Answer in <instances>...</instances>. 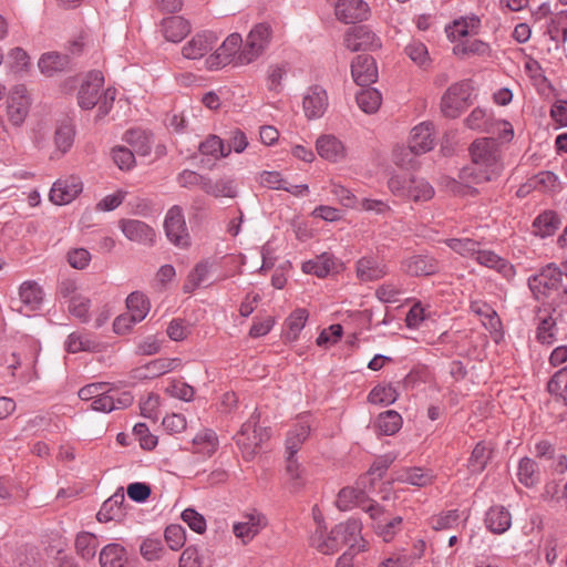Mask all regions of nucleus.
<instances>
[{
	"label": "nucleus",
	"instance_id": "obj_51",
	"mask_svg": "<svg viewBox=\"0 0 567 567\" xmlns=\"http://www.w3.org/2000/svg\"><path fill=\"white\" fill-rule=\"evenodd\" d=\"M446 246L462 257L474 258L480 249V241L472 238H449Z\"/></svg>",
	"mask_w": 567,
	"mask_h": 567
},
{
	"label": "nucleus",
	"instance_id": "obj_47",
	"mask_svg": "<svg viewBox=\"0 0 567 567\" xmlns=\"http://www.w3.org/2000/svg\"><path fill=\"white\" fill-rule=\"evenodd\" d=\"M424 549L425 543L421 542V554H408L405 550H400L380 561L379 567H412L423 556Z\"/></svg>",
	"mask_w": 567,
	"mask_h": 567
},
{
	"label": "nucleus",
	"instance_id": "obj_52",
	"mask_svg": "<svg viewBox=\"0 0 567 567\" xmlns=\"http://www.w3.org/2000/svg\"><path fill=\"white\" fill-rule=\"evenodd\" d=\"M547 33L556 43L567 41V10L559 11L550 19Z\"/></svg>",
	"mask_w": 567,
	"mask_h": 567
},
{
	"label": "nucleus",
	"instance_id": "obj_64",
	"mask_svg": "<svg viewBox=\"0 0 567 567\" xmlns=\"http://www.w3.org/2000/svg\"><path fill=\"white\" fill-rule=\"evenodd\" d=\"M547 390L557 400L564 402V393L567 390V365L554 373L547 383Z\"/></svg>",
	"mask_w": 567,
	"mask_h": 567
},
{
	"label": "nucleus",
	"instance_id": "obj_11",
	"mask_svg": "<svg viewBox=\"0 0 567 567\" xmlns=\"http://www.w3.org/2000/svg\"><path fill=\"white\" fill-rule=\"evenodd\" d=\"M344 45L352 52L381 48V40L368 25L350 28L344 34Z\"/></svg>",
	"mask_w": 567,
	"mask_h": 567
},
{
	"label": "nucleus",
	"instance_id": "obj_50",
	"mask_svg": "<svg viewBox=\"0 0 567 567\" xmlns=\"http://www.w3.org/2000/svg\"><path fill=\"white\" fill-rule=\"evenodd\" d=\"M97 539L94 534L89 532H82L76 535L75 549L76 554L85 560H90L95 557L97 549Z\"/></svg>",
	"mask_w": 567,
	"mask_h": 567
},
{
	"label": "nucleus",
	"instance_id": "obj_12",
	"mask_svg": "<svg viewBox=\"0 0 567 567\" xmlns=\"http://www.w3.org/2000/svg\"><path fill=\"white\" fill-rule=\"evenodd\" d=\"M104 85V75L99 70L90 71L78 92V103L82 110H92L100 100V90Z\"/></svg>",
	"mask_w": 567,
	"mask_h": 567
},
{
	"label": "nucleus",
	"instance_id": "obj_26",
	"mask_svg": "<svg viewBox=\"0 0 567 567\" xmlns=\"http://www.w3.org/2000/svg\"><path fill=\"white\" fill-rule=\"evenodd\" d=\"M204 193L216 198H235L238 195V186L236 181L229 176H221L217 179L208 177L204 184Z\"/></svg>",
	"mask_w": 567,
	"mask_h": 567
},
{
	"label": "nucleus",
	"instance_id": "obj_38",
	"mask_svg": "<svg viewBox=\"0 0 567 567\" xmlns=\"http://www.w3.org/2000/svg\"><path fill=\"white\" fill-rule=\"evenodd\" d=\"M560 224L558 215L553 210H545L533 221V233L542 238L555 234Z\"/></svg>",
	"mask_w": 567,
	"mask_h": 567
},
{
	"label": "nucleus",
	"instance_id": "obj_1",
	"mask_svg": "<svg viewBox=\"0 0 567 567\" xmlns=\"http://www.w3.org/2000/svg\"><path fill=\"white\" fill-rule=\"evenodd\" d=\"M471 164L464 166L458 178L467 187L496 179L503 172L501 145L494 137H480L468 147Z\"/></svg>",
	"mask_w": 567,
	"mask_h": 567
},
{
	"label": "nucleus",
	"instance_id": "obj_8",
	"mask_svg": "<svg viewBox=\"0 0 567 567\" xmlns=\"http://www.w3.org/2000/svg\"><path fill=\"white\" fill-rule=\"evenodd\" d=\"M258 421L259 414L254 412L235 436L237 445L243 450L246 457H252L258 452L264 440L261 430L257 429Z\"/></svg>",
	"mask_w": 567,
	"mask_h": 567
},
{
	"label": "nucleus",
	"instance_id": "obj_28",
	"mask_svg": "<svg viewBox=\"0 0 567 567\" xmlns=\"http://www.w3.org/2000/svg\"><path fill=\"white\" fill-rule=\"evenodd\" d=\"M162 33L167 41L181 42L190 31L189 22L181 16H172L162 20Z\"/></svg>",
	"mask_w": 567,
	"mask_h": 567
},
{
	"label": "nucleus",
	"instance_id": "obj_3",
	"mask_svg": "<svg viewBox=\"0 0 567 567\" xmlns=\"http://www.w3.org/2000/svg\"><path fill=\"white\" fill-rule=\"evenodd\" d=\"M127 315L118 316L113 323L114 331L120 333L141 322L147 316L151 305L147 297L141 291H133L126 298Z\"/></svg>",
	"mask_w": 567,
	"mask_h": 567
},
{
	"label": "nucleus",
	"instance_id": "obj_4",
	"mask_svg": "<svg viewBox=\"0 0 567 567\" xmlns=\"http://www.w3.org/2000/svg\"><path fill=\"white\" fill-rule=\"evenodd\" d=\"M472 87L467 81L452 84L441 99V111L445 117L456 118L468 105Z\"/></svg>",
	"mask_w": 567,
	"mask_h": 567
},
{
	"label": "nucleus",
	"instance_id": "obj_46",
	"mask_svg": "<svg viewBox=\"0 0 567 567\" xmlns=\"http://www.w3.org/2000/svg\"><path fill=\"white\" fill-rule=\"evenodd\" d=\"M75 128L71 121H63L55 130L54 143L61 154L70 151L74 143Z\"/></svg>",
	"mask_w": 567,
	"mask_h": 567
},
{
	"label": "nucleus",
	"instance_id": "obj_23",
	"mask_svg": "<svg viewBox=\"0 0 567 567\" xmlns=\"http://www.w3.org/2000/svg\"><path fill=\"white\" fill-rule=\"evenodd\" d=\"M476 262L481 266L491 268L496 270L507 280H511L515 277L516 270L515 267L505 258L501 257L493 250L478 249L476 256L474 257Z\"/></svg>",
	"mask_w": 567,
	"mask_h": 567
},
{
	"label": "nucleus",
	"instance_id": "obj_20",
	"mask_svg": "<svg viewBox=\"0 0 567 567\" xmlns=\"http://www.w3.org/2000/svg\"><path fill=\"white\" fill-rule=\"evenodd\" d=\"M353 81L360 86H369L378 79L375 60L368 54L358 55L351 63Z\"/></svg>",
	"mask_w": 567,
	"mask_h": 567
},
{
	"label": "nucleus",
	"instance_id": "obj_24",
	"mask_svg": "<svg viewBox=\"0 0 567 567\" xmlns=\"http://www.w3.org/2000/svg\"><path fill=\"white\" fill-rule=\"evenodd\" d=\"M38 65L44 75L53 76L60 72L70 71L72 69V60L69 54L47 52L41 55Z\"/></svg>",
	"mask_w": 567,
	"mask_h": 567
},
{
	"label": "nucleus",
	"instance_id": "obj_5",
	"mask_svg": "<svg viewBox=\"0 0 567 567\" xmlns=\"http://www.w3.org/2000/svg\"><path fill=\"white\" fill-rule=\"evenodd\" d=\"M400 269L410 277H430L440 271L439 260L427 251L412 252L400 262Z\"/></svg>",
	"mask_w": 567,
	"mask_h": 567
},
{
	"label": "nucleus",
	"instance_id": "obj_22",
	"mask_svg": "<svg viewBox=\"0 0 567 567\" xmlns=\"http://www.w3.org/2000/svg\"><path fill=\"white\" fill-rule=\"evenodd\" d=\"M302 106L309 120L320 118L328 107V95L320 85H312L303 96Z\"/></svg>",
	"mask_w": 567,
	"mask_h": 567
},
{
	"label": "nucleus",
	"instance_id": "obj_6",
	"mask_svg": "<svg viewBox=\"0 0 567 567\" xmlns=\"http://www.w3.org/2000/svg\"><path fill=\"white\" fill-rule=\"evenodd\" d=\"M243 44L239 33L229 34L224 42L210 54L205 63L209 70H218L229 63L237 65V55Z\"/></svg>",
	"mask_w": 567,
	"mask_h": 567
},
{
	"label": "nucleus",
	"instance_id": "obj_34",
	"mask_svg": "<svg viewBox=\"0 0 567 567\" xmlns=\"http://www.w3.org/2000/svg\"><path fill=\"white\" fill-rule=\"evenodd\" d=\"M466 126L471 130H476L484 133H496L494 118L492 111L475 107L465 120Z\"/></svg>",
	"mask_w": 567,
	"mask_h": 567
},
{
	"label": "nucleus",
	"instance_id": "obj_44",
	"mask_svg": "<svg viewBox=\"0 0 567 567\" xmlns=\"http://www.w3.org/2000/svg\"><path fill=\"white\" fill-rule=\"evenodd\" d=\"M355 101L358 106L364 113L372 114L379 110L382 102V95L377 89L367 86L355 94Z\"/></svg>",
	"mask_w": 567,
	"mask_h": 567
},
{
	"label": "nucleus",
	"instance_id": "obj_13",
	"mask_svg": "<svg viewBox=\"0 0 567 567\" xmlns=\"http://www.w3.org/2000/svg\"><path fill=\"white\" fill-rule=\"evenodd\" d=\"M333 528L342 546H349L348 550L354 553L365 550V542L361 535L362 523L360 519L351 517L347 522L336 525Z\"/></svg>",
	"mask_w": 567,
	"mask_h": 567
},
{
	"label": "nucleus",
	"instance_id": "obj_43",
	"mask_svg": "<svg viewBox=\"0 0 567 567\" xmlns=\"http://www.w3.org/2000/svg\"><path fill=\"white\" fill-rule=\"evenodd\" d=\"M396 480L413 486L424 487L433 482L434 475L431 470H424L422 467H409L403 470L398 475Z\"/></svg>",
	"mask_w": 567,
	"mask_h": 567
},
{
	"label": "nucleus",
	"instance_id": "obj_37",
	"mask_svg": "<svg viewBox=\"0 0 567 567\" xmlns=\"http://www.w3.org/2000/svg\"><path fill=\"white\" fill-rule=\"evenodd\" d=\"M336 267V258L332 254L323 252L315 259L302 264V271L319 278L327 277Z\"/></svg>",
	"mask_w": 567,
	"mask_h": 567
},
{
	"label": "nucleus",
	"instance_id": "obj_25",
	"mask_svg": "<svg viewBox=\"0 0 567 567\" xmlns=\"http://www.w3.org/2000/svg\"><path fill=\"white\" fill-rule=\"evenodd\" d=\"M484 522L489 532L502 535L511 528L512 515L505 506L495 505L488 508Z\"/></svg>",
	"mask_w": 567,
	"mask_h": 567
},
{
	"label": "nucleus",
	"instance_id": "obj_10",
	"mask_svg": "<svg viewBox=\"0 0 567 567\" xmlns=\"http://www.w3.org/2000/svg\"><path fill=\"white\" fill-rule=\"evenodd\" d=\"M134 398L131 392L122 391L110 384L102 394L91 403V409L97 412L110 413L114 410H123L132 405Z\"/></svg>",
	"mask_w": 567,
	"mask_h": 567
},
{
	"label": "nucleus",
	"instance_id": "obj_59",
	"mask_svg": "<svg viewBox=\"0 0 567 567\" xmlns=\"http://www.w3.org/2000/svg\"><path fill=\"white\" fill-rule=\"evenodd\" d=\"M364 492L353 487L342 488L337 497L336 504L340 511H349L364 499Z\"/></svg>",
	"mask_w": 567,
	"mask_h": 567
},
{
	"label": "nucleus",
	"instance_id": "obj_35",
	"mask_svg": "<svg viewBox=\"0 0 567 567\" xmlns=\"http://www.w3.org/2000/svg\"><path fill=\"white\" fill-rule=\"evenodd\" d=\"M493 455V447L485 441H480L474 446L470 458L467 460V468L473 474L482 473Z\"/></svg>",
	"mask_w": 567,
	"mask_h": 567
},
{
	"label": "nucleus",
	"instance_id": "obj_36",
	"mask_svg": "<svg viewBox=\"0 0 567 567\" xmlns=\"http://www.w3.org/2000/svg\"><path fill=\"white\" fill-rule=\"evenodd\" d=\"M192 444L193 453L210 457L217 451L219 442L215 431L205 429L193 437Z\"/></svg>",
	"mask_w": 567,
	"mask_h": 567
},
{
	"label": "nucleus",
	"instance_id": "obj_30",
	"mask_svg": "<svg viewBox=\"0 0 567 567\" xmlns=\"http://www.w3.org/2000/svg\"><path fill=\"white\" fill-rule=\"evenodd\" d=\"M517 480L526 488L537 486L542 481L538 463L528 456L522 457L517 466Z\"/></svg>",
	"mask_w": 567,
	"mask_h": 567
},
{
	"label": "nucleus",
	"instance_id": "obj_40",
	"mask_svg": "<svg viewBox=\"0 0 567 567\" xmlns=\"http://www.w3.org/2000/svg\"><path fill=\"white\" fill-rule=\"evenodd\" d=\"M124 501L125 496L123 492L118 491L113 494L102 504L100 511L96 514V519L100 523H107L110 520L116 519L122 514L121 505L124 503Z\"/></svg>",
	"mask_w": 567,
	"mask_h": 567
},
{
	"label": "nucleus",
	"instance_id": "obj_29",
	"mask_svg": "<svg viewBox=\"0 0 567 567\" xmlns=\"http://www.w3.org/2000/svg\"><path fill=\"white\" fill-rule=\"evenodd\" d=\"M318 154L330 162H339L346 156V150L340 140L333 135H322L317 140Z\"/></svg>",
	"mask_w": 567,
	"mask_h": 567
},
{
	"label": "nucleus",
	"instance_id": "obj_18",
	"mask_svg": "<svg viewBox=\"0 0 567 567\" xmlns=\"http://www.w3.org/2000/svg\"><path fill=\"white\" fill-rule=\"evenodd\" d=\"M118 227L123 235L131 241L146 246H152L155 243V230L142 220L121 219Z\"/></svg>",
	"mask_w": 567,
	"mask_h": 567
},
{
	"label": "nucleus",
	"instance_id": "obj_2",
	"mask_svg": "<svg viewBox=\"0 0 567 567\" xmlns=\"http://www.w3.org/2000/svg\"><path fill=\"white\" fill-rule=\"evenodd\" d=\"M527 287L535 301L553 307V311L567 310V260L549 262L527 278Z\"/></svg>",
	"mask_w": 567,
	"mask_h": 567
},
{
	"label": "nucleus",
	"instance_id": "obj_16",
	"mask_svg": "<svg viewBox=\"0 0 567 567\" xmlns=\"http://www.w3.org/2000/svg\"><path fill=\"white\" fill-rule=\"evenodd\" d=\"M43 297V290L37 281H23L19 287L20 306L17 310L22 315L30 316L41 309Z\"/></svg>",
	"mask_w": 567,
	"mask_h": 567
},
{
	"label": "nucleus",
	"instance_id": "obj_63",
	"mask_svg": "<svg viewBox=\"0 0 567 567\" xmlns=\"http://www.w3.org/2000/svg\"><path fill=\"white\" fill-rule=\"evenodd\" d=\"M271 37L272 29L270 24L266 22L257 23L247 34V38L256 42L257 45L259 44L264 51L269 47Z\"/></svg>",
	"mask_w": 567,
	"mask_h": 567
},
{
	"label": "nucleus",
	"instance_id": "obj_49",
	"mask_svg": "<svg viewBox=\"0 0 567 567\" xmlns=\"http://www.w3.org/2000/svg\"><path fill=\"white\" fill-rule=\"evenodd\" d=\"M308 318L309 312L305 308H298L289 315L286 319V326L288 329L286 337L288 340H297L301 330L305 328Z\"/></svg>",
	"mask_w": 567,
	"mask_h": 567
},
{
	"label": "nucleus",
	"instance_id": "obj_62",
	"mask_svg": "<svg viewBox=\"0 0 567 567\" xmlns=\"http://www.w3.org/2000/svg\"><path fill=\"white\" fill-rule=\"evenodd\" d=\"M91 301L82 295H75L69 300V311L82 322L90 320Z\"/></svg>",
	"mask_w": 567,
	"mask_h": 567
},
{
	"label": "nucleus",
	"instance_id": "obj_57",
	"mask_svg": "<svg viewBox=\"0 0 567 567\" xmlns=\"http://www.w3.org/2000/svg\"><path fill=\"white\" fill-rule=\"evenodd\" d=\"M286 473L293 491H298L303 486V468L297 460V454H286Z\"/></svg>",
	"mask_w": 567,
	"mask_h": 567
},
{
	"label": "nucleus",
	"instance_id": "obj_41",
	"mask_svg": "<svg viewBox=\"0 0 567 567\" xmlns=\"http://www.w3.org/2000/svg\"><path fill=\"white\" fill-rule=\"evenodd\" d=\"M310 544L324 555L334 554L342 547L339 537L334 534V528L331 529L327 537L321 529H317L310 538Z\"/></svg>",
	"mask_w": 567,
	"mask_h": 567
},
{
	"label": "nucleus",
	"instance_id": "obj_32",
	"mask_svg": "<svg viewBox=\"0 0 567 567\" xmlns=\"http://www.w3.org/2000/svg\"><path fill=\"white\" fill-rule=\"evenodd\" d=\"M81 190L82 186L79 182L73 181L69 184L68 181H58L53 184L49 196L55 205H65L72 202Z\"/></svg>",
	"mask_w": 567,
	"mask_h": 567
},
{
	"label": "nucleus",
	"instance_id": "obj_15",
	"mask_svg": "<svg viewBox=\"0 0 567 567\" xmlns=\"http://www.w3.org/2000/svg\"><path fill=\"white\" fill-rule=\"evenodd\" d=\"M218 42V35L209 30L196 33L182 48V54L189 60L202 59L208 52L214 50Z\"/></svg>",
	"mask_w": 567,
	"mask_h": 567
},
{
	"label": "nucleus",
	"instance_id": "obj_48",
	"mask_svg": "<svg viewBox=\"0 0 567 567\" xmlns=\"http://www.w3.org/2000/svg\"><path fill=\"white\" fill-rule=\"evenodd\" d=\"M399 398L396 389L392 384H378L368 395V401L372 404L391 405Z\"/></svg>",
	"mask_w": 567,
	"mask_h": 567
},
{
	"label": "nucleus",
	"instance_id": "obj_21",
	"mask_svg": "<svg viewBox=\"0 0 567 567\" xmlns=\"http://www.w3.org/2000/svg\"><path fill=\"white\" fill-rule=\"evenodd\" d=\"M355 272L360 281H375L389 274L383 259L375 256H363L355 262Z\"/></svg>",
	"mask_w": 567,
	"mask_h": 567
},
{
	"label": "nucleus",
	"instance_id": "obj_56",
	"mask_svg": "<svg viewBox=\"0 0 567 567\" xmlns=\"http://www.w3.org/2000/svg\"><path fill=\"white\" fill-rule=\"evenodd\" d=\"M409 194H405L406 199L414 202L429 200L434 194L433 187L423 178H415L412 176L409 184Z\"/></svg>",
	"mask_w": 567,
	"mask_h": 567
},
{
	"label": "nucleus",
	"instance_id": "obj_55",
	"mask_svg": "<svg viewBox=\"0 0 567 567\" xmlns=\"http://www.w3.org/2000/svg\"><path fill=\"white\" fill-rule=\"evenodd\" d=\"M402 522L403 519L401 516H395L390 519L385 518L382 522L373 524V529L375 534L383 539V542L390 543L401 530Z\"/></svg>",
	"mask_w": 567,
	"mask_h": 567
},
{
	"label": "nucleus",
	"instance_id": "obj_19",
	"mask_svg": "<svg viewBox=\"0 0 567 567\" xmlns=\"http://www.w3.org/2000/svg\"><path fill=\"white\" fill-rule=\"evenodd\" d=\"M435 145L434 125L431 122H422L414 126L410 134L409 146L414 155L430 152Z\"/></svg>",
	"mask_w": 567,
	"mask_h": 567
},
{
	"label": "nucleus",
	"instance_id": "obj_42",
	"mask_svg": "<svg viewBox=\"0 0 567 567\" xmlns=\"http://www.w3.org/2000/svg\"><path fill=\"white\" fill-rule=\"evenodd\" d=\"M126 560L125 548L116 543L106 545L100 553L101 567H124Z\"/></svg>",
	"mask_w": 567,
	"mask_h": 567
},
{
	"label": "nucleus",
	"instance_id": "obj_7",
	"mask_svg": "<svg viewBox=\"0 0 567 567\" xmlns=\"http://www.w3.org/2000/svg\"><path fill=\"white\" fill-rule=\"evenodd\" d=\"M164 229L172 244L179 247H186L189 244V234L181 206L174 205L167 210L164 220Z\"/></svg>",
	"mask_w": 567,
	"mask_h": 567
},
{
	"label": "nucleus",
	"instance_id": "obj_58",
	"mask_svg": "<svg viewBox=\"0 0 567 567\" xmlns=\"http://www.w3.org/2000/svg\"><path fill=\"white\" fill-rule=\"evenodd\" d=\"M265 51L260 45L246 37L237 55V66L247 65L258 60Z\"/></svg>",
	"mask_w": 567,
	"mask_h": 567
},
{
	"label": "nucleus",
	"instance_id": "obj_53",
	"mask_svg": "<svg viewBox=\"0 0 567 567\" xmlns=\"http://www.w3.org/2000/svg\"><path fill=\"white\" fill-rule=\"evenodd\" d=\"M209 266L207 262H198L194 269L188 274L187 279L183 286L185 293L195 291L200 285L205 284L208 279Z\"/></svg>",
	"mask_w": 567,
	"mask_h": 567
},
{
	"label": "nucleus",
	"instance_id": "obj_39",
	"mask_svg": "<svg viewBox=\"0 0 567 567\" xmlns=\"http://www.w3.org/2000/svg\"><path fill=\"white\" fill-rule=\"evenodd\" d=\"M405 54L411 61L422 70H429L432 66V59L427 47L420 40H411L404 48Z\"/></svg>",
	"mask_w": 567,
	"mask_h": 567
},
{
	"label": "nucleus",
	"instance_id": "obj_9",
	"mask_svg": "<svg viewBox=\"0 0 567 567\" xmlns=\"http://www.w3.org/2000/svg\"><path fill=\"white\" fill-rule=\"evenodd\" d=\"M537 327L536 340L542 344H553L556 341L557 320L563 312L553 311V307L544 308L542 306L535 309Z\"/></svg>",
	"mask_w": 567,
	"mask_h": 567
},
{
	"label": "nucleus",
	"instance_id": "obj_45",
	"mask_svg": "<svg viewBox=\"0 0 567 567\" xmlns=\"http://www.w3.org/2000/svg\"><path fill=\"white\" fill-rule=\"evenodd\" d=\"M402 416L394 410H388L379 414L377 427L383 435H394L402 427Z\"/></svg>",
	"mask_w": 567,
	"mask_h": 567
},
{
	"label": "nucleus",
	"instance_id": "obj_14",
	"mask_svg": "<svg viewBox=\"0 0 567 567\" xmlns=\"http://www.w3.org/2000/svg\"><path fill=\"white\" fill-rule=\"evenodd\" d=\"M267 525L266 517L257 509H251L241 515L239 522L234 523L233 532L244 544L255 538Z\"/></svg>",
	"mask_w": 567,
	"mask_h": 567
},
{
	"label": "nucleus",
	"instance_id": "obj_54",
	"mask_svg": "<svg viewBox=\"0 0 567 567\" xmlns=\"http://www.w3.org/2000/svg\"><path fill=\"white\" fill-rule=\"evenodd\" d=\"M489 45L488 43L478 40V39H465L461 42H458L453 48V53L455 55H485L489 53Z\"/></svg>",
	"mask_w": 567,
	"mask_h": 567
},
{
	"label": "nucleus",
	"instance_id": "obj_33",
	"mask_svg": "<svg viewBox=\"0 0 567 567\" xmlns=\"http://www.w3.org/2000/svg\"><path fill=\"white\" fill-rule=\"evenodd\" d=\"M311 427L307 420H300L287 433L286 437V454H297L302 444L309 437Z\"/></svg>",
	"mask_w": 567,
	"mask_h": 567
},
{
	"label": "nucleus",
	"instance_id": "obj_27",
	"mask_svg": "<svg viewBox=\"0 0 567 567\" xmlns=\"http://www.w3.org/2000/svg\"><path fill=\"white\" fill-rule=\"evenodd\" d=\"M481 28V19L475 16L461 17L447 25L445 31L451 40L466 38L468 35L477 34Z\"/></svg>",
	"mask_w": 567,
	"mask_h": 567
},
{
	"label": "nucleus",
	"instance_id": "obj_60",
	"mask_svg": "<svg viewBox=\"0 0 567 567\" xmlns=\"http://www.w3.org/2000/svg\"><path fill=\"white\" fill-rule=\"evenodd\" d=\"M199 152L203 155H209L214 158L226 157L229 155V148H226V144L217 135H210L202 142L199 144Z\"/></svg>",
	"mask_w": 567,
	"mask_h": 567
},
{
	"label": "nucleus",
	"instance_id": "obj_31",
	"mask_svg": "<svg viewBox=\"0 0 567 567\" xmlns=\"http://www.w3.org/2000/svg\"><path fill=\"white\" fill-rule=\"evenodd\" d=\"M23 86L17 87L14 95L8 103V116L13 125L19 126L25 120L29 112V99L24 95Z\"/></svg>",
	"mask_w": 567,
	"mask_h": 567
},
{
	"label": "nucleus",
	"instance_id": "obj_61",
	"mask_svg": "<svg viewBox=\"0 0 567 567\" xmlns=\"http://www.w3.org/2000/svg\"><path fill=\"white\" fill-rule=\"evenodd\" d=\"M460 519V512L457 509H450L434 515L430 519L431 527L434 530H446L454 528Z\"/></svg>",
	"mask_w": 567,
	"mask_h": 567
},
{
	"label": "nucleus",
	"instance_id": "obj_17",
	"mask_svg": "<svg viewBox=\"0 0 567 567\" xmlns=\"http://www.w3.org/2000/svg\"><path fill=\"white\" fill-rule=\"evenodd\" d=\"M334 13L343 23H357L367 20L370 14V7L363 0H337Z\"/></svg>",
	"mask_w": 567,
	"mask_h": 567
}]
</instances>
